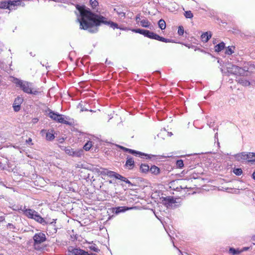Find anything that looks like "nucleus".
Returning a JSON list of instances; mask_svg holds the SVG:
<instances>
[{
	"label": "nucleus",
	"mask_w": 255,
	"mask_h": 255,
	"mask_svg": "<svg viewBox=\"0 0 255 255\" xmlns=\"http://www.w3.org/2000/svg\"><path fill=\"white\" fill-rule=\"evenodd\" d=\"M131 154H139V155H144L145 156H147L146 158H151L152 157H154L155 155L152 154H144L143 153H142L141 152L136 151L135 150L129 149V152Z\"/></svg>",
	"instance_id": "obj_16"
},
{
	"label": "nucleus",
	"mask_w": 255,
	"mask_h": 255,
	"mask_svg": "<svg viewBox=\"0 0 255 255\" xmlns=\"http://www.w3.org/2000/svg\"><path fill=\"white\" fill-rule=\"evenodd\" d=\"M227 70L229 73L235 75L246 76L247 71L244 69L233 65L231 63L227 64Z\"/></svg>",
	"instance_id": "obj_3"
},
{
	"label": "nucleus",
	"mask_w": 255,
	"mask_h": 255,
	"mask_svg": "<svg viewBox=\"0 0 255 255\" xmlns=\"http://www.w3.org/2000/svg\"><path fill=\"white\" fill-rule=\"evenodd\" d=\"M252 152H249L248 153H246V160H247L249 162H251L252 159V155H250V154H252Z\"/></svg>",
	"instance_id": "obj_40"
},
{
	"label": "nucleus",
	"mask_w": 255,
	"mask_h": 255,
	"mask_svg": "<svg viewBox=\"0 0 255 255\" xmlns=\"http://www.w3.org/2000/svg\"><path fill=\"white\" fill-rule=\"evenodd\" d=\"M233 172L237 175H241L243 173L241 168H234Z\"/></svg>",
	"instance_id": "obj_33"
},
{
	"label": "nucleus",
	"mask_w": 255,
	"mask_h": 255,
	"mask_svg": "<svg viewBox=\"0 0 255 255\" xmlns=\"http://www.w3.org/2000/svg\"><path fill=\"white\" fill-rule=\"evenodd\" d=\"M158 36H159L158 35L153 33V32L149 31V33L147 35V37L151 38V39L157 40V39H158V38H159Z\"/></svg>",
	"instance_id": "obj_27"
},
{
	"label": "nucleus",
	"mask_w": 255,
	"mask_h": 255,
	"mask_svg": "<svg viewBox=\"0 0 255 255\" xmlns=\"http://www.w3.org/2000/svg\"><path fill=\"white\" fill-rule=\"evenodd\" d=\"M20 1H4L0 2V8L8 9L10 10L15 9V6L20 5Z\"/></svg>",
	"instance_id": "obj_5"
},
{
	"label": "nucleus",
	"mask_w": 255,
	"mask_h": 255,
	"mask_svg": "<svg viewBox=\"0 0 255 255\" xmlns=\"http://www.w3.org/2000/svg\"><path fill=\"white\" fill-rule=\"evenodd\" d=\"M23 102V99L21 97H17L13 103V108L15 112H18L20 109V105Z\"/></svg>",
	"instance_id": "obj_9"
},
{
	"label": "nucleus",
	"mask_w": 255,
	"mask_h": 255,
	"mask_svg": "<svg viewBox=\"0 0 255 255\" xmlns=\"http://www.w3.org/2000/svg\"><path fill=\"white\" fill-rule=\"evenodd\" d=\"M49 118H50L53 120H54L59 123H63L68 124V123L66 120H64V116L59 114L57 113H54L52 111H49V112L48 114Z\"/></svg>",
	"instance_id": "obj_7"
},
{
	"label": "nucleus",
	"mask_w": 255,
	"mask_h": 255,
	"mask_svg": "<svg viewBox=\"0 0 255 255\" xmlns=\"http://www.w3.org/2000/svg\"><path fill=\"white\" fill-rule=\"evenodd\" d=\"M80 255H96L94 254H89L87 252L82 250V252Z\"/></svg>",
	"instance_id": "obj_41"
},
{
	"label": "nucleus",
	"mask_w": 255,
	"mask_h": 255,
	"mask_svg": "<svg viewBox=\"0 0 255 255\" xmlns=\"http://www.w3.org/2000/svg\"><path fill=\"white\" fill-rule=\"evenodd\" d=\"M118 12V15L121 17H124L125 16V13L124 12H122V11H120V12Z\"/></svg>",
	"instance_id": "obj_43"
},
{
	"label": "nucleus",
	"mask_w": 255,
	"mask_h": 255,
	"mask_svg": "<svg viewBox=\"0 0 255 255\" xmlns=\"http://www.w3.org/2000/svg\"><path fill=\"white\" fill-rule=\"evenodd\" d=\"M253 178L255 179V172H254L253 174Z\"/></svg>",
	"instance_id": "obj_47"
},
{
	"label": "nucleus",
	"mask_w": 255,
	"mask_h": 255,
	"mask_svg": "<svg viewBox=\"0 0 255 255\" xmlns=\"http://www.w3.org/2000/svg\"><path fill=\"white\" fill-rule=\"evenodd\" d=\"M11 81L14 83L17 87H19L24 92L27 94L36 95L38 92L34 90L32 88V83L27 81H23L19 79L12 77Z\"/></svg>",
	"instance_id": "obj_2"
},
{
	"label": "nucleus",
	"mask_w": 255,
	"mask_h": 255,
	"mask_svg": "<svg viewBox=\"0 0 255 255\" xmlns=\"http://www.w3.org/2000/svg\"><path fill=\"white\" fill-rule=\"evenodd\" d=\"M116 178L120 179L121 181H123L128 184H131V182L128 179H127L126 178L121 175L117 173V175H116Z\"/></svg>",
	"instance_id": "obj_23"
},
{
	"label": "nucleus",
	"mask_w": 255,
	"mask_h": 255,
	"mask_svg": "<svg viewBox=\"0 0 255 255\" xmlns=\"http://www.w3.org/2000/svg\"><path fill=\"white\" fill-rule=\"evenodd\" d=\"M102 173L106 174L108 175L109 177H114L116 178V175H117V173L112 171H104L102 172Z\"/></svg>",
	"instance_id": "obj_24"
},
{
	"label": "nucleus",
	"mask_w": 255,
	"mask_h": 255,
	"mask_svg": "<svg viewBox=\"0 0 255 255\" xmlns=\"http://www.w3.org/2000/svg\"><path fill=\"white\" fill-rule=\"evenodd\" d=\"M119 147H120L121 149H123L125 151H128L129 152V148L125 147L124 146H121V145H117Z\"/></svg>",
	"instance_id": "obj_42"
},
{
	"label": "nucleus",
	"mask_w": 255,
	"mask_h": 255,
	"mask_svg": "<svg viewBox=\"0 0 255 255\" xmlns=\"http://www.w3.org/2000/svg\"><path fill=\"white\" fill-rule=\"evenodd\" d=\"M64 150L66 154L69 156L79 157L83 154V150L82 149L74 150L71 147H65Z\"/></svg>",
	"instance_id": "obj_8"
},
{
	"label": "nucleus",
	"mask_w": 255,
	"mask_h": 255,
	"mask_svg": "<svg viewBox=\"0 0 255 255\" xmlns=\"http://www.w3.org/2000/svg\"><path fill=\"white\" fill-rule=\"evenodd\" d=\"M12 209L14 211H22L24 213V211L25 210V207H22V206H13L12 207Z\"/></svg>",
	"instance_id": "obj_31"
},
{
	"label": "nucleus",
	"mask_w": 255,
	"mask_h": 255,
	"mask_svg": "<svg viewBox=\"0 0 255 255\" xmlns=\"http://www.w3.org/2000/svg\"><path fill=\"white\" fill-rule=\"evenodd\" d=\"M184 15L186 18H191L193 16V14L191 11H185Z\"/></svg>",
	"instance_id": "obj_37"
},
{
	"label": "nucleus",
	"mask_w": 255,
	"mask_h": 255,
	"mask_svg": "<svg viewBox=\"0 0 255 255\" xmlns=\"http://www.w3.org/2000/svg\"><path fill=\"white\" fill-rule=\"evenodd\" d=\"M169 135H172V133H171V132H170V133H169Z\"/></svg>",
	"instance_id": "obj_51"
},
{
	"label": "nucleus",
	"mask_w": 255,
	"mask_h": 255,
	"mask_svg": "<svg viewBox=\"0 0 255 255\" xmlns=\"http://www.w3.org/2000/svg\"><path fill=\"white\" fill-rule=\"evenodd\" d=\"M178 33L180 35H182L184 33V29L182 26H179L178 29Z\"/></svg>",
	"instance_id": "obj_39"
},
{
	"label": "nucleus",
	"mask_w": 255,
	"mask_h": 255,
	"mask_svg": "<svg viewBox=\"0 0 255 255\" xmlns=\"http://www.w3.org/2000/svg\"><path fill=\"white\" fill-rule=\"evenodd\" d=\"M34 240V248L36 250L40 249L39 245L44 242L46 240L45 234L42 232L36 233L33 237Z\"/></svg>",
	"instance_id": "obj_4"
},
{
	"label": "nucleus",
	"mask_w": 255,
	"mask_h": 255,
	"mask_svg": "<svg viewBox=\"0 0 255 255\" xmlns=\"http://www.w3.org/2000/svg\"><path fill=\"white\" fill-rule=\"evenodd\" d=\"M89 248L91 250H92L95 252H99L100 251V250L97 248V246L94 244H91V245L89 247Z\"/></svg>",
	"instance_id": "obj_32"
},
{
	"label": "nucleus",
	"mask_w": 255,
	"mask_h": 255,
	"mask_svg": "<svg viewBox=\"0 0 255 255\" xmlns=\"http://www.w3.org/2000/svg\"><path fill=\"white\" fill-rule=\"evenodd\" d=\"M138 19H139V16H136V20L137 21H137V20H138Z\"/></svg>",
	"instance_id": "obj_48"
},
{
	"label": "nucleus",
	"mask_w": 255,
	"mask_h": 255,
	"mask_svg": "<svg viewBox=\"0 0 255 255\" xmlns=\"http://www.w3.org/2000/svg\"><path fill=\"white\" fill-rule=\"evenodd\" d=\"M92 146V144L91 141L87 142L84 146L83 148L86 151H88L90 149L91 147Z\"/></svg>",
	"instance_id": "obj_30"
},
{
	"label": "nucleus",
	"mask_w": 255,
	"mask_h": 255,
	"mask_svg": "<svg viewBox=\"0 0 255 255\" xmlns=\"http://www.w3.org/2000/svg\"><path fill=\"white\" fill-rule=\"evenodd\" d=\"M250 155H252V157L251 162L255 161V153L252 152V154H250Z\"/></svg>",
	"instance_id": "obj_44"
},
{
	"label": "nucleus",
	"mask_w": 255,
	"mask_h": 255,
	"mask_svg": "<svg viewBox=\"0 0 255 255\" xmlns=\"http://www.w3.org/2000/svg\"><path fill=\"white\" fill-rule=\"evenodd\" d=\"M176 165L179 168H182L184 166L183 161L181 159L178 160L176 161Z\"/></svg>",
	"instance_id": "obj_36"
},
{
	"label": "nucleus",
	"mask_w": 255,
	"mask_h": 255,
	"mask_svg": "<svg viewBox=\"0 0 255 255\" xmlns=\"http://www.w3.org/2000/svg\"><path fill=\"white\" fill-rule=\"evenodd\" d=\"M140 25L144 27L150 28V22L146 19H144L140 21Z\"/></svg>",
	"instance_id": "obj_22"
},
{
	"label": "nucleus",
	"mask_w": 255,
	"mask_h": 255,
	"mask_svg": "<svg viewBox=\"0 0 255 255\" xmlns=\"http://www.w3.org/2000/svg\"><path fill=\"white\" fill-rule=\"evenodd\" d=\"M7 226L10 229H13L14 228V226L12 224L9 223V224H8Z\"/></svg>",
	"instance_id": "obj_45"
},
{
	"label": "nucleus",
	"mask_w": 255,
	"mask_h": 255,
	"mask_svg": "<svg viewBox=\"0 0 255 255\" xmlns=\"http://www.w3.org/2000/svg\"><path fill=\"white\" fill-rule=\"evenodd\" d=\"M134 164V162L132 158L129 157L127 158V160L126 161V165L128 167V169H131L133 167Z\"/></svg>",
	"instance_id": "obj_18"
},
{
	"label": "nucleus",
	"mask_w": 255,
	"mask_h": 255,
	"mask_svg": "<svg viewBox=\"0 0 255 255\" xmlns=\"http://www.w3.org/2000/svg\"><path fill=\"white\" fill-rule=\"evenodd\" d=\"M149 170L152 173L155 174H157L159 173V168L155 165L152 166Z\"/></svg>",
	"instance_id": "obj_26"
},
{
	"label": "nucleus",
	"mask_w": 255,
	"mask_h": 255,
	"mask_svg": "<svg viewBox=\"0 0 255 255\" xmlns=\"http://www.w3.org/2000/svg\"><path fill=\"white\" fill-rule=\"evenodd\" d=\"M158 37H159L158 39H157V40H158V41L166 42V43L171 42V40L169 39L165 38L164 37L160 36L159 35L158 36Z\"/></svg>",
	"instance_id": "obj_35"
},
{
	"label": "nucleus",
	"mask_w": 255,
	"mask_h": 255,
	"mask_svg": "<svg viewBox=\"0 0 255 255\" xmlns=\"http://www.w3.org/2000/svg\"><path fill=\"white\" fill-rule=\"evenodd\" d=\"M229 252L233 255L239 254L240 253L241 251L239 250H236L234 248H230L229 250Z\"/></svg>",
	"instance_id": "obj_34"
},
{
	"label": "nucleus",
	"mask_w": 255,
	"mask_h": 255,
	"mask_svg": "<svg viewBox=\"0 0 255 255\" xmlns=\"http://www.w3.org/2000/svg\"><path fill=\"white\" fill-rule=\"evenodd\" d=\"M211 37L212 34L210 31L204 32L201 36L202 41L204 42H207L211 38Z\"/></svg>",
	"instance_id": "obj_13"
},
{
	"label": "nucleus",
	"mask_w": 255,
	"mask_h": 255,
	"mask_svg": "<svg viewBox=\"0 0 255 255\" xmlns=\"http://www.w3.org/2000/svg\"><path fill=\"white\" fill-rule=\"evenodd\" d=\"M140 169L142 172H146L149 170V166L146 164H141Z\"/></svg>",
	"instance_id": "obj_29"
},
{
	"label": "nucleus",
	"mask_w": 255,
	"mask_h": 255,
	"mask_svg": "<svg viewBox=\"0 0 255 255\" xmlns=\"http://www.w3.org/2000/svg\"><path fill=\"white\" fill-rule=\"evenodd\" d=\"M23 213L28 218L32 219L34 220V216L35 215H36L37 212L35 210L30 209H27L25 208Z\"/></svg>",
	"instance_id": "obj_10"
},
{
	"label": "nucleus",
	"mask_w": 255,
	"mask_h": 255,
	"mask_svg": "<svg viewBox=\"0 0 255 255\" xmlns=\"http://www.w3.org/2000/svg\"><path fill=\"white\" fill-rule=\"evenodd\" d=\"M131 30L135 33H138L142 34L146 37H147V35L149 32V30L140 29H133Z\"/></svg>",
	"instance_id": "obj_14"
},
{
	"label": "nucleus",
	"mask_w": 255,
	"mask_h": 255,
	"mask_svg": "<svg viewBox=\"0 0 255 255\" xmlns=\"http://www.w3.org/2000/svg\"><path fill=\"white\" fill-rule=\"evenodd\" d=\"M234 53V50L232 49V47H228L226 51V54L231 55Z\"/></svg>",
	"instance_id": "obj_38"
},
{
	"label": "nucleus",
	"mask_w": 255,
	"mask_h": 255,
	"mask_svg": "<svg viewBox=\"0 0 255 255\" xmlns=\"http://www.w3.org/2000/svg\"><path fill=\"white\" fill-rule=\"evenodd\" d=\"M225 47V44L223 42H222L215 46V51L217 52L221 51Z\"/></svg>",
	"instance_id": "obj_17"
},
{
	"label": "nucleus",
	"mask_w": 255,
	"mask_h": 255,
	"mask_svg": "<svg viewBox=\"0 0 255 255\" xmlns=\"http://www.w3.org/2000/svg\"><path fill=\"white\" fill-rule=\"evenodd\" d=\"M34 220L35 221H36V222H37L40 224H42L43 225H44V224L46 223L44 219L43 218H42L41 217V216L38 213L36 214V215H35Z\"/></svg>",
	"instance_id": "obj_19"
},
{
	"label": "nucleus",
	"mask_w": 255,
	"mask_h": 255,
	"mask_svg": "<svg viewBox=\"0 0 255 255\" xmlns=\"http://www.w3.org/2000/svg\"><path fill=\"white\" fill-rule=\"evenodd\" d=\"M132 208H131V207L129 208V207H119L116 208L115 209H116L115 213L116 214H118L120 213L124 212L126 211L132 209Z\"/></svg>",
	"instance_id": "obj_15"
},
{
	"label": "nucleus",
	"mask_w": 255,
	"mask_h": 255,
	"mask_svg": "<svg viewBox=\"0 0 255 255\" xmlns=\"http://www.w3.org/2000/svg\"><path fill=\"white\" fill-rule=\"evenodd\" d=\"M77 9L80 13L77 20L80 23V28L86 30L90 33H96L98 27L102 24H110L114 28H120L118 25L113 22H108L106 18L92 12L90 9L85 6H77ZM121 29H124L120 28Z\"/></svg>",
	"instance_id": "obj_1"
},
{
	"label": "nucleus",
	"mask_w": 255,
	"mask_h": 255,
	"mask_svg": "<svg viewBox=\"0 0 255 255\" xmlns=\"http://www.w3.org/2000/svg\"><path fill=\"white\" fill-rule=\"evenodd\" d=\"M109 183H112L113 182H112V181L111 180H110V181H109Z\"/></svg>",
	"instance_id": "obj_50"
},
{
	"label": "nucleus",
	"mask_w": 255,
	"mask_h": 255,
	"mask_svg": "<svg viewBox=\"0 0 255 255\" xmlns=\"http://www.w3.org/2000/svg\"><path fill=\"white\" fill-rule=\"evenodd\" d=\"M46 137L47 140H53L55 137L54 133H53V130H48L46 132Z\"/></svg>",
	"instance_id": "obj_21"
},
{
	"label": "nucleus",
	"mask_w": 255,
	"mask_h": 255,
	"mask_svg": "<svg viewBox=\"0 0 255 255\" xmlns=\"http://www.w3.org/2000/svg\"><path fill=\"white\" fill-rule=\"evenodd\" d=\"M89 3L93 9H96L99 4L97 0H90Z\"/></svg>",
	"instance_id": "obj_28"
},
{
	"label": "nucleus",
	"mask_w": 255,
	"mask_h": 255,
	"mask_svg": "<svg viewBox=\"0 0 255 255\" xmlns=\"http://www.w3.org/2000/svg\"><path fill=\"white\" fill-rule=\"evenodd\" d=\"M216 43H217V42H216V39L213 40V43L214 44H216Z\"/></svg>",
	"instance_id": "obj_49"
},
{
	"label": "nucleus",
	"mask_w": 255,
	"mask_h": 255,
	"mask_svg": "<svg viewBox=\"0 0 255 255\" xmlns=\"http://www.w3.org/2000/svg\"><path fill=\"white\" fill-rule=\"evenodd\" d=\"M235 158L239 161H244L246 160V152H242L237 154L235 155Z\"/></svg>",
	"instance_id": "obj_12"
},
{
	"label": "nucleus",
	"mask_w": 255,
	"mask_h": 255,
	"mask_svg": "<svg viewBox=\"0 0 255 255\" xmlns=\"http://www.w3.org/2000/svg\"><path fill=\"white\" fill-rule=\"evenodd\" d=\"M161 203L168 208H172L177 207L176 203H177L178 202L176 201V199H175L172 197L167 196L162 197L161 198Z\"/></svg>",
	"instance_id": "obj_6"
},
{
	"label": "nucleus",
	"mask_w": 255,
	"mask_h": 255,
	"mask_svg": "<svg viewBox=\"0 0 255 255\" xmlns=\"http://www.w3.org/2000/svg\"><path fill=\"white\" fill-rule=\"evenodd\" d=\"M237 81H238L239 83L245 86H249L250 84V83L249 81L244 79L243 78H239Z\"/></svg>",
	"instance_id": "obj_20"
},
{
	"label": "nucleus",
	"mask_w": 255,
	"mask_h": 255,
	"mask_svg": "<svg viewBox=\"0 0 255 255\" xmlns=\"http://www.w3.org/2000/svg\"><path fill=\"white\" fill-rule=\"evenodd\" d=\"M83 250L70 247L68 249L69 255H80Z\"/></svg>",
	"instance_id": "obj_11"
},
{
	"label": "nucleus",
	"mask_w": 255,
	"mask_h": 255,
	"mask_svg": "<svg viewBox=\"0 0 255 255\" xmlns=\"http://www.w3.org/2000/svg\"><path fill=\"white\" fill-rule=\"evenodd\" d=\"M31 141H32L31 138H28V140H27V141H27V142H31Z\"/></svg>",
	"instance_id": "obj_46"
},
{
	"label": "nucleus",
	"mask_w": 255,
	"mask_h": 255,
	"mask_svg": "<svg viewBox=\"0 0 255 255\" xmlns=\"http://www.w3.org/2000/svg\"><path fill=\"white\" fill-rule=\"evenodd\" d=\"M159 27L161 30H163L166 28V23L164 20L160 19L158 22Z\"/></svg>",
	"instance_id": "obj_25"
}]
</instances>
